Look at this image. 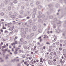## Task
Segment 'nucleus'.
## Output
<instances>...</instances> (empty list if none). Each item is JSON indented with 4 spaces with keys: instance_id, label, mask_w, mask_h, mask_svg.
<instances>
[{
    "instance_id": "obj_6",
    "label": "nucleus",
    "mask_w": 66,
    "mask_h": 66,
    "mask_svg": "<svg viewBox=\"0 0 66 66\" xmlns=\"http://www.w3.org/2000/svg\"><path fill=\"white\" fill-rule=\"evenodd\" d=\"M27 39H30L31 38V37H30V36L29 35L27 36Z\"/></svg>"
},
{
    "instance_id": "obj_24",
    "label": "nucleus",
    "mask_w": 66,
    "mask_h": 66,
    "mask_svg": "<svg viewBox=\"0 0 66 66\" xmlns=\"http://www.w3.org/2000/svg\"><path fill=\"white\" fill-rule=\"evenodd\" d=\"M30 36L32 37V36H34V33H31L30 34Z\"/></svg>"
},
{
    "instance_id": "obj_52",
    "label": "nucleus",
    "mask_w": 66,
    "mask_h": 66,
    "mask_svg": "<svg viewBox=\"0 0 66 66\" xmlns=\"http://www.w3.org/2000/svg\"><path fill=\"white\" fill-rule=\"evenodd\" d=\"M27 46H24V49H26V48H27Z\"/></svg>"
},
{
    "instance_id": "obj_29",
    "label": "nucleus",
    "mask_w": 66,
    "mask_h": 66,
    "mask_svg": "<svg viewBox=\"0 0 66 66\" xmlns=\"http://www.w3.org/2000/svg\"><path fill=\"white\" fill-rule=\"evenodd\" d=\"M50 54H51V55H52H52H54L53 52H51L50 53Z\"/></svg>"
},
{
    "instance_id": "obj_13",
    "label": "nucleus",
    "mask_w": 66,
    "mask_h": 66,
    "mask_svg": "<svg viewBox=\"0 0 66 66\" xmlns=\"http://www.w3.org/2000/svg\"><path fill=\"white\" fill-rule=\"evenodd\" d=\"M38 21L39 22H41L42 23H43V21L42 20H41L40 19H39L38 20Z\"/></svg>"
},
{
    "instance_id": "obj_2",
    "label": "nucleus",
    "mask_w": 66,
    "mask_h": 66,
    "mask_svg": "<svg viewBox=\"0 0 66 66\" xmlns=\"http://www.w3.org/2000/svg\"><path fill=\"white\" fill-rule=\"evenodd\" d=\"M36 8H35L34 9L33 11H34L33 12V14L35 15L36 14V11H37Z\"/></svg>"
},
{
    "instance_id": "obj_22",
    "label": "nucleus",
    "mask_w": 66,
    "mask_h": 66,
    "mask_svg": "<svg viewBox=\"0 0 66 66\" xmlns=\"http://www.w3.org/2000/svg\"><path fill=\"white\" fill-rule=\"evenodd\" d=\"M8 10L9 11L11 10V6H9L8 7Z\"/></svg>"
},
{
    "instance_id": "obj_20",
    "label": "nucleus",
    "mask_w": 66,
    "mask_h": 66,
    "mask_svg": "<svg viewBox=\"0 0 66 66\" xmlns=\"http://www.w3.org/2000/svg\"><path fill=\"white\" fill-rule=\"evenodd\" d=\"M17 2V1H16V0H14L13 1V3H14V4L16 3Z\"/></svg>"
},
{
    "instance_id": "obj_9",
    "label": "nucleus",
    "mask_w": 66,
    "mask_h": 66,
    "mask_svg": "<svg viewBox=\"0 0 66 66\" xmlns=\"http://www.w3.org/2000/svg\"><path fill=\"white\" fill-rule=\"evenodd\" d=\"M20 14H23V11L22 10H21L20 12Z\"/></svg>"
},
{
    "instance_id": "obj_27",
    "label": "nucleus",
    "mask_w": 66,
    "mask_h": 66,
    "mask_svg": "<svg viewBox=\"0 0 66 66\" xmlns=\"http://www.w3.org/2000/svg\"><path fill=\"white\" fill-rule=\"evenodd\" d=\"M56 44L57 45H59L60 44L59 43V42H56Z\"/></svg>"
},
{
    "instance_id": "obj_35",
    "label": "nucleus",
    "mask_w": 66,
    "mask_h": 66,
    "mask_svg": "<svg viewBox=\"0 0 66 66\" xmlns=\"http://www.w3.org/2000/svg\"><path fill=\"white\" fill-rule=\"evenodd\" d=\"M32 18H34L35 17V14H33L32 15Z\"/></svg>"
},
{
    "instance_id": "obj_63",
    "label": "nucleus",
    "mask_w": 66,
    "mask_h": 66,
    "mask_svg": "<svg viewBox=\"0 0 66 66\" xmlns=\"http://www.w3.org/2000/svg\"><path fill=\"white\" fill-rule=\"evenodd\" d=\"M27 62H24V64L26 65L27 64Z\"/></svg>"
},
{
    "instance_id": "obj_58",
    "label": "nucleus",
    "mask_w": 66,
    "mask_h": 66,
    "mask_svg": "<svg viewBox=\"0 0 66 66\" xmlns=\"http://www.w3.org/2000/svg\"><path fill=\"white\" fill-rule=\"evenodd\" d=\"M30 17L29 16H27L26 18V19H29L30 18Z\"/></svg>"
},
{
    "instance_id": "obj_21",
    "label": "nucleus",
    "mask_w": 66,
    "mask_h": 66,
    "mask_svg": "<svg viewBox=\"0 0 66 66\" xmlns=\"http://www.w3.org/2000/svg\"><path fill=\"white\" fill-rule=\"evenodd\" d=\"M21 9L22 10H23L24 9V6H22L21 7Z\"/></svg>"
},
{
    "instance_id": "obj_12",
    "label": "nucleus",
    "mask_w": 66,
    "mask_h": 66,
    "mask_svg": "<svg viewBox=\"0 0 66 66\" xmlns=\"http://www.w3.org/2000/svg\"><path fill=\"white\" fill-rule=\"evenodd\" d=\"M20 41L21 42H22L23 41V38H21L20 39Z\"/></svg>"
},
{
    "instance_id": "obj_14",
    "label": "nucleus",
    "mask_w": 66,
    "mask_h": 66,
    "mask_svg": "<svg viewBox=\"0 0 66 66\" xmlns=\"http://www.w3.org/2000/svg\"><path fill=\"white\" fill-rule=\"evenodd\" d=\"M12 14H13V13L11 12H9V15H10V16H12Z\"/></svg>"
},
{
    "instance_id": "obj_34",
    "label": "nucleus",
    "mask_w": 66,
    "mask_h": 66,
    "mask_svg": "<svg viewBox=\"0 0 66 66\" xmlns=\"http://www.w3.org/2000/svg\"><path fill=\"white\" fill-rule=\"evenodd\" d=\"M49 56L47 55L45 56V58H49Z\"/></svg>"
},
{
    "instance_id": "obj_15",
    "label": "nucleus",
    "mask_w": 66,
    "mask_h": 66,
    "mask_svg": "<svg viewBox=\"0 0 66 66\" xmlns=\"http://www.w3.org/2000/svg\"><path fill=\"white\" fill-rule=\"evenodd\" d=\"M10 5L11 6H13V2H10Z\"/></svg>"
},
{
    "instance_id": "obj_40",
    "label": "nucleus",
    "mask_w": 66,
    "mask_h": 66,
    "mask_svg": "<svg viewBox=\"0 0 66 66\" xmlns=\"http://www.w3.org/2000/svg\"><path fill=\"white\" fill-rule=\"evenodd\" d=\"M49 17L50 19H52V18H53V16H49Z\"/></svg>"
},
{
    "instance_id": "obj_44",
    "label": "nucleus",
    "mask_w": 66,
    "mask_h": 66,
    "mask_svg": "<svg viewBox=\"0 0 66 66\" xmlns=\"http://www.w3.org/2000/svg\"><path fill=\"white\" fill-rule=\"evenodd\" d=\"M36 4L37 5H38V4H39V2H36Z\"/></svg>"
},
{
    "instance_id": "obj_19",
    "label": "nucleus",
    "mask_w": 66,
    "mask_h": 66,
    "mask_svg": "<svg viewBox=\"0 0 66 66\" xmlns=\"http://www.w3.org/2000/svg\"><path fill=\"white\" fill-rule=\"evenodd\" d=\"M17 13L16 12H14V15H15V16H17Z\"/></svg>"
},
{
    "instance_id": "obj_57",
    "label": "nucleus",
    "mask_w": 66,
    "mask_h": 66,
    "mask_svg": "<svg viewBox=\"0 0 66 66\" xmlns=\"http://www.w3.org/2000/svg\"><path fill=\"white\" fill-rule=\"evenodd\" d=\"M59 50L60 51H62V48L61 47H60L59 48Z\"/></svg>"
},
{
    "instance_id": "obj_49",
    "label": "nucleus",
    "mask_w": 66,
    "mask_h": 66,
    "mask_svg": "<svg viewBox=\"0 0 66 66\" xmlns=\"http://www.w3.org/2000/svg\"><path fill=\"white\" fill-rule=\"evenodd\" d=\"M22 57H23V58H24V57H25V55H23L22 56Z\"/></svg>"
},
{
    "instance_id": "obj_16",
    "label": "nucleus",
    "mask_w": 66,
    "mask_h": 66,
    "mask_svg": "<svg viewBox=\"0 0 66 66\" xmlns=\"http://www.w3.org/2000/svg\"><path fill=\"white\" fill-rule=\"evenodd\" d=\"M63 52L64 53H66V50L65 49H63Z\"/></svg>"
},
{
    "instance_id": "obj_39",
    "label": "nucleus",
    "mask_w": 66,
    "mask_h": 66,
    "mask_svg": "<svg viewBox=\"0 0 66 66\" xmlns=\"http://www.w3.org/2000/svg\"><path fill=\"white\" fill-rule=\"evenodd\" d=\"M57 33H60V30H57L56 31Z\"/></svg>"
},
{
    "instance_id": "obj_42",
    "label": "nucleus",
    "mask_w": 66,
    "mask_h": 66,
    "mask_svg": "<svg viewBox=\"0 0 66 66\" xmlns=\"http://www.w3.org/2000/svg\"><path fill=\"white\" fill-rule=\"evenodd\" d=\"M42 17L43 18H44L45 17V15H43L42 16Z\"/></svg>"
},
{
    "instance_id": "obj_54",
    "label": "nucleus",
    "mask_w": 66,
    "mask_h": 66,
    "mask_svg": "<svg viewBox=\"0 0 66 66\" xmlns=\"http://www.w3.org/2000/svg\"><path fill=\"white\" fill-rule=\"evenodd\" d=\"M2 49H4L5 48V47L3 46L2 47Z\"/></svg>"
},
{
    "instance_id": "obj_37",
    "label": "nucleus",
    "mask_w": 66,
    "mask_h": 66,
    "mask_svg": "<svg viewBox=\"0 0 66 66\" xmlns=\"http://www.w3.org/2000/svg\"><path fill=\"white\" fill-rule=\"evenodd\" d=\"M29 23H32V20H29Z\"/></svg>"
},
{
    "instance_id": "obj_53",
    "label": "nucleus",
    "mask_w": 66,
    "mask_h": 66,
    "mask_svg": "<svg viewBox=\"0 0 66 66\" xmlns=\"http://www.w3.org/2000/svg\"><path fill=\"white\" fill-rule=\"evenodd\" d=\"M59 23H57V24H60L61 23V21H59Z\"/></svg>"
},
{
    "instance_id": "obj_32",
    "label": "nucleus",
    "mask_w": 66,
    "mask_h": 66,
    "mask_svg": "<svg viewBox=\"0 0 66 66\" xmlns=\"http://www.w3.org/2000/svg\"><path fill=\"white\" fill-rule=\"evenodd\" d=\"M18 17L19 18H22V17L21 16V15H19L18 16Z\"/></svg>"
},
{
    "instance_id": "obj_33",
    "label": "nucleus",
    "mask_w": 66,
    "mask_h": 66,
    "mask_svg": "<svg viewBox=\"0 0 66 66\" xmlns=\"http://www.w3.org/2000/svg\"><path fill=\"white\" fill-rule=\"evenodd\" d=\"M56 38L55 37L54 38L53 41L55 42L56 41Z\"/></svg>"
},
{
    "instance_id": "obj_41",
    "label": "nucleus",
    "mask_w": 66,
    "mask_h": 66,
    "mask_svg": "<svg viewBox=\"0 0 66 66\" xmlns=\"http://www.w3.org/2000/svg\"><path fill=\"white\" fill-rule=\"evenodd\" d=\"M11 45H12V46H13V45H15V43H11Z\"/></svg>"
},
{
    "instance_id": "obj_61",
    "label": "nucleus",
    "mask_w": 66,
    "mask_h": 66,
    "mask_svg": "<svg viewBox=\"0 0 66 66\" xmlns=\"http://www.w3.org/2000/svg\"><path fill=\"white\" fill-rule=\"evenodd\" d=\"M43 49H45V48H46V47H45V46H44L43 47Z\"/></svg>"
},
{
    "instance_id": "obj_47",
    "label": "nucleus",
    "mask_w": 66,
    "mask_h": 66,
    "mask_svg": "<svg viewBox=\"0 0 66 66\" xmlns=\"http://www.w3.org/2000/svg\"><path fill=\"white\" fill-rule=\"evenodd\" d=\"M62 36H64V37H65V35L64 33H63V34H62Z\"/></svg>"
},
{
    "instance_id": "obj_48",
    "label": "nucleus",
    "mask_w": 66,
    "mask_h": 66,
    "mask_svg": "<svg viewBox=\"0 0 66 66\" xmlns=\"http://www.w3.org/2000/svg\"><path fill=\"white\" fill-rule=\"evenodd\" d=\"M5 33H8V31L5 30Z\"/></svg>"
},
{
    "instance_id": "obj_1",
    "label": "nucleus",
    "mask_w": 66,
    "mask_h": 66,
    "mask_svg": "<svg viewBox=\"0 0 66 66\" xmlns=\"http://www.w3.org/2000/svg\"><path fill=\"white\" fill-rule=\"evenodd\" d=\"M57 20V19H56V18H55L54 19V21L52 22L51 23V24H54V26H53V28H54V29H55V28H56V27L55 26H55V24H54V23H55V22H56V21Z\"/></svg>"
},
{
    "instance_id": "obj_17",
    "label": "nucleus",
    "mask_w": 66,
    "mask_h": 66,
    "mask_svg": "<svg viewBox=\"0 0 66 66\" xmlns=\"http://www.w3.org/2000/svg\"><path fill=\"white\" fill-rule=\"evenodd\" d=\"M29 46L30 47V48H32V47H33V45H32L31 44H30L29 45Z\"/></svg>"
},
{
    "instance_id": "obj_25",
    "label": "nucleus",
    "mask_w": 66,
    "mask_h": 66,
    "mask_svg": "<svg viewBox=\"0 0 66 66\" xmlns=\"http://www.w3.org/2000/svg\"><path fill=\"white\" fill-rule=\"evenodd\" d=\"M49 49H51V50L52 49V46H50L49 47Z\"/></svg>"
},
{
    "instance_id": "obj_45",
    "label": "nucleus",
    "mask_w": 66,
    "mask_h": 66,
    "mask_svg": "<svg viewBox=\"0 0 66 66\" xmlns=\"http://www.w3.org/2000/svg\"><path fill=\"white\" fill-rule=\"evenodd\" d=\"M47 14H48V15H49V14H50V12H49L48 11L47 12Z\"/></svg>"
},
{
    "instance_id": "obj_7",
    "label": "nucleus",
    "mask_w": 66,
    "mask_h": 66,
    "mask_svg": "<svg viewBox=\"0 0 66 66\" xmlns=\"http://www.w3.org/2000/svg\"><path fill=\"white\" fill-rule=\"evenodd\" d=\"M14 27H11L9 28V30L10 31H12L13 30V29H14Z\"/></svg>"
},
{
    "instance_id": "obj_55",
    "label": "nucleus",
    "mask_w": 66,
    "mask_h": 66,
    "mask_svg": "<svg viewBox=\"0 0 66 66\" xmlns=\"http://www.w3.org/2000/svg\"><path fill=\"white\" fill-rule=\"evenodd\" d=\"M38 18H40L41 17L40 16V15H39L38 16Z\"/></svg>"
},
{
    "instance_id": "obj_3",
    "label": "nucleus",
    "mask_w": 66,
    "mask_h": 66,
    "mask_svg": "<svg viewBox=\"0 0 66 66\" xmlns=\"http://www.w3.org/2000/svg\"><path fill=\"white\" fill-rule=\"evenodd\" d=\"M30 14V11H27L26 13H25V16H27L28 15H29Z\"/></svg>"
},
{
    "instance_id": "obj_43",
    "label": "nucleus",
    "mask_w": 66,
    "mask_h": 66,
    "mask_svg": "<svg viewBox=\"0 0 66 66\" xmlns=\"http://www.w3.org/2000/svg\"><path fill=\"white\" fill-rule=\"evenodd\" d=\"M38 13H39V15H41V14H42V13L40 11Z\"/></svg>"
},
{
    "instance_id": "obj_64",
    "label": "nucleus",
    "mask_w": 66,
    "mask_h": 66,
    "mask_svg": "<svg viewBox=\"0 0 66 66\" xmlns=\"http://www.w3.org/2000/svg\"><path fill=\"white\" fill-rule=\"evenodd\" d=\"M10 50H8L7 51H8V52H10Z\"/></svg>"
},
{
    "instance_id": "obj_23",
    "label": "nucleus",
    "mask_w": 66,
    "mask_h": 66,
    "mask_svg": "<svg viewBox=\"0 0 66 66\" xmlns=\"http://www.w3.org/2000/svg\"><path fill=\"white\" fill-rule=\"evenodd\" d=\"M0 15H1V16H3V15H4V13L3 12L1 13Z\"/></svg>"
},
{
    "instance_id": "obj_62",
    "label": "nucleus",
    "mask_w": 66,
    "mask_h": 66,
    "mask_svg": "<svg viewBox=\"0 0 66 66\" xmlns=\"http://www.w3.org/2000/svg\"><path fill=\"white\" fill-rule=\"evenodd\" d=\"M3 29H6V28L3 27Z\"/></svg>"
},
{
    "instance_id": "obj_8",
    "label": "nucleus",
    "mask_w": 66,
    "mask_h": 66,
    "mask_svg": "<svg viewBox=\"0 0 66 66\" xmlns=\"http://www.w3.org/2000/svg\"><path fill=\"white\" fill-rule=\"evenodd\" d=\"M38 32L39 33H42V29H38Z\"/></svg>"
},
{
    "instance_id": "obj_5",
    "label": "nucleus",
    "mask_w": 66,
    "mask_h": 66,
    "mask_svg": "<svg viewBox=\"0 0 66 66\" xmlns=\"http://www.w3.org/2000/svg\"><path fill=\"white\" fill-rule=\"evenodd\" d=\"M33 31H36V26H34L32 28Z\"/></svg>"
},
{
    "instance_id": "obj_30",
    "label": "nucleus",
    "mask_w": 66,
    "mask_h": 66,
    "mask_svg": "<svg viewBox=\"0 0 66 66\" xmlns=\"http://www.w3.org/2000/svg\"><path fill=\"white\" fill-rule=\"evenodd\" d=\"M48 62L49 64H51V61L50 60L48 61Z\"/></svg>"
},
{
    "instance_id": "obj_18",
    "label": "nucleus",
    "mask_w": 66,
    "mask_h": 66,
    "mask_svg": "<svg viewBox=\"0 0 66 66\" xmlns=\"http://www.w3.org/2000/svg\"><path fill=\"white\" fill-rule=\"evenodd\" d=\"M11 16V17L12 18H15V15H12Z\"/></svg>"
},
{
    "instance_id": "obj_11",
    "label": "nucleus",
    "mask_w": 66,
    "mask_h": 66,
    "mask_svg": "<svg viewBox=\"0 0 66 66\" xmlns=\"http://www.w3.org/2000/svg\"><path fill=\"white\" fill-rule=\"evenodd\" d=\"M30 5L31 6V7H32V6H33L34 5V4H33V3L32 2L30 3Z\"/></svg>"
},
{
    "instance_id": "obj_36",
    "label": "nucleus",
    "mask_w": 66,
    "mask_h": 66,
    "mask_svg": "<svg viewBox=\"0 0 66 66\" xmlns=\"http://www.w3.org/2000/svg\"><path fill=\"white\" fill-rule=\"evenodd\" d=\"M22 33L23 34H26V32L25 31H23Z\"/></svg>"
},
{
    "instance_id": "obj_31",
    "label": "nucleus",
    "mask_w": 66,
    "mask_h": 66,
    "mask_svg": "<svg viewBox=\"0 0 66 66\" xmlns=\"http://www.w3.org/2000/svg\"><path fill=\"white\" fill-rule=\"evenodd\" d=\"M55 43H53V47H55Z\"/></svg>"
},
{
    "instance_id": "obj_51",
    "label": "nucleus",
    "mask_w": 66,
    "mask_h": 66,
    "mask_svg": "<svg viewBox=\"0 0 66 66\" xmlns=\"http://www.w3.org/2000/svg\"><path fill=\"white\" fill-rule=\"evenodd\" d=\"M56 52H55L53 53L54 55H56Z\"/></svg>"
},
{
    "instance_id": "obj_46",
    "label": "nucleus",
    "mask_w": 66,
    "mask_h": 66,
    "mask_svg": "<svg viewBox=\"0 0 66 66\" xmlns=\"http://www.w3.org/2000/svg\"><path fill=\"white\" fill-rule=\"evenodd\" d=\"M26 37V36L25 35H23L22 36V37H23V38H25Z\"/></svg>"
},
{
    "instance_id": "obj_59",
    "label": "nucleus",
    "mask_w": 66,
    "mask_h": 66,
    "mask_svg": "<svg viewBox=\"0 0 66 66\" xmlns=\"http://www.w3.org/2000/svg\"><path fill=\"white\" fill-rule=\"evenodd\" d=\"M43 40H42V39H40V43H41L42 42V41Z\"/></svg>"
},
{
    "instance_id": "obj_10",
    "label": "nucleus",
    "mask_w": 66,
    "mask_h": 66,
    "mask_svg": "<svg viewBox=\"0 0 66 66\" xmlns=\"http://www.w3.org/2000/svg\"><path fill=\"white\" fill-rule=\"evenodd\" d=\"M8 1L7 0H6L5 1V3L6 4H8Z\"/></svg>"
},
{
    "instance_id": "obj_56",
    "label": "nucleus",
    "mask_w": 66,
    "mask_h": 66,
    "mask_svg": "<svg viewBox=\"0 0 66 66\" xmlns=\"http://www.w3.org/2000/svg\"><path fill=\"white\" fill-rule=\"evenodd\" d=\"M27 42H26V41H25V42H24V44H27Z\"/></svg>"
},
{
    "instance_id": "obj_60",
    "label": "nucleus",
    "mask_w": 66,
    "mask_h": 66,
    "mask_svg": "<svg viewBox=\"0 0 66 66\" xmlns=\"http://www.w3.org/2000/svg\"><path fill=\"white\" fill-rule=\"evenodd\" d=\"M37 44L38 45H40V43H39L38 42L37 43Z\"/></svg>"
},
{
    "instance_id": "obj_26",
    "label": "nucleus",
    "mask_w": 66,
    "mask_h": 66,
    "mask_svg": "<svg viewBox=\"0 0 66 66\" xmlns=\"http://www.w3.org/2000/svg\"><path fill=\"white\" fill-rule=\"evenodd\" d=\"M42 6L41 5H39L38 6V9H41L42 8Z\"/></svg>"
},
{
    "instance_id": "obj_38",
    "label": "nucleus",
    "mask_w": 66,
    "mask_h": 66,
    "mask_svg": "<svg viewBox=\"0 0 66 66\" xmlns=\"http://www.w3.org/2000/svg\"><path fill=\"white\" fill-rule=\"evenodd\" d=\"M63 55L64 57H66V53H64L63 54Z\"/></svg>"
},
{
    "instance_id": "obj_4",
    "label": "nucleus",
    "mask_w": 66,
    "mask_h": 66,
    "mask_svg": "<svg viewBox=\"0 0 66 66\" xmlns=\"http://www.w3.org/2000/svg\"><path fill=\"white\" fill-rule=\"evenodd\" d=\"M16 62H19V59H17L16 60L15 59H14L13 60H11L12 62H15V61H16Z\"/></svg>"
},
{
    "instance_id": "obj_50",
    "label": "nucleus",
    "mask_w": 66,
    "mask_h": 66,
    "mask_svg": "<svg viewBox=\"0 0 66 66\" xmlns=\"http://www.w3.org/2000/svg\"><path fill=\"white\" fill-rule=\"evenodd\" d=\"M17 53H18V52L17 51H15L14 52V53L15 54H17Z\"/></svg>"
},
{
    "instance_id": "obj_28",
    "label": "nucleus",
    "mask_w": 66,
    "mask_h": 66,
    "mask_svg": "<svg viewBox=\"0 0 66 66\" xmlns=\"http://www.w3.org/2000/svg\"><path fill=\"white\" fill-rule=\"evenodd\" d=\"M25 31H26V32H28L29 31V30L28 29V28H26L25 29Z\"/></svg>"
}]
</instances>
